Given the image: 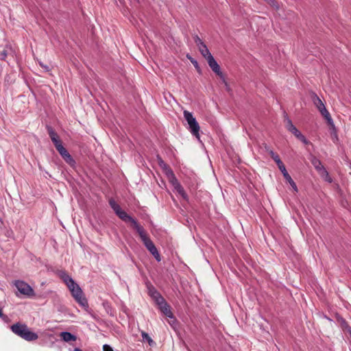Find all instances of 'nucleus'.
I'll return each instance as SVG.
<instances>
[{
	"label": "nucleus",
	"mask_w": 351,
	"mask_h": 351,
	"mask_svg": "<svg viewBox=\"0 0 351 351\" xmlns=\"http://www.w3.org/2000/svg\"><path fill=\"white\" fill-rule=\"evenodd\" d=\"M13 333L25 339L27 341H36L38 338L37 333L31 330V329L25 324L17 322L10 327Z\"/></svg>",
	"instance_id": "obj_1"
},
{
	"label": "nucleus",
	"mask_w": 351,
	"mask_h": 351,
	"mask_svg": "<svg viewBox=\"0 0 351 351\" xmlns=\"http://www.w3.org/2000/svg\"><path fill=\"white\" fill-rule=\"evenodd\" d=\"M138 234L147 250L154 256L157 261H160L161 259L160 254L154 243L147 235L145 229L143 228H138Z\"/></svg>",
	"instance_id": "obj_2"
},
{
	"label": "nucleus",
	"mask_w": 351,
	"mask_h": 351,
	"mask_svg": "<svg viewBox=\"0 0 351 351\" xmlns=\"http://www.w3.org/2000/svg\"><path fill=\"white\" fill-rule=\"evenodd\" d=\"M68 288L75 301L85 309L88 308V301L84 297L83 291L79 285L76 282H74L73 285H69Z\"/></svg>",
	"instance_id": "obj_3"
},
{
	"label": "nucleus",
	"mask_w": 351,
	"mask_h": 351,
	"mask_svg": "<svg viewBox=\"0 0 351 351\" xmlns=\"http://www.w3.org/2000/svg\"><path fill=\"white\" fill-rule=\"evenodd\" d=\"M184 117L189 124V128L191 134L198 139L199 138V125L191 112L184 110Z\"/></svg>",
	"instance_id": "obj_4"
},
{
	"label": "nucleus",
	"mask_w": 351,
	"mask_h": 351,
	"mask_svg": "<svg viewBox=\"0 0 351 351\" xmlns=\"http://www.w3.org/2000/svg\"><path fill=\"white\" fill-rule=\"evenodd\" d=\"M286 128L287 130L291 132L294 136L298 138L300 141H301L304 144L308 145L309 141L306 139V138L295 127L293 124L291 120L286 117Z\"/></svg>",
	"instance_id": "obj_5"
},
{
	"label": "nucleus",
	"mask_w": 351,
	"mask_h": 351,
	"mask_svg": "<svg viewBox=\"0 0 351 351\" xmlns=\"http://www.w3.org/2000/svg\"><path fill=\"white\" fill-rule=\"evenodd\" d=\"M158 162L159 166L162 169H164L167 175H168L169 176H171L173 178V179L175 180V181L176 182V186H175V187H176V189H177L179 193L184 195V191L183 188L181 186V185L179 183H178L177 180L176 179L174 174L173 173V171L171 169V168L169 167V165H167L162 160V159L159 156H158Z\"/></svg>",
	"instance_id": "obj_6"
},
{
	"label": "nucleus",
	"mask_w": 351,
	"mask_h": 351,
	"mask_svg": "<svg viewBox=\"0 0 351 351\" xmlns=\"http://www.w3.org/2000/svg\"><path fill=\"white\" fill-rule=\"evenodd\" d=\"M14 285L21 294L29 297L34 295L33 289L25 282L23 280H16L15 281Z\"/></svg>",
	"instance_id": "obj_7"
},
{
	"label": "nucleus",
	"mask_w": 351,
	"mask_h": 351,
	"mask_svg": "<svg viewBox=\"0 0 351 351\" xmlns=\"http://www.w3.org/2000/svg\"><path fill=\"white\" fill-rule=\"evenodd\" d=\"M194 42L196 44V45L198 47V49L203 57H204L206 59L208 58L212 54L210 53L207 46L206 44L203 42V40L197 36L195 35L193 37Z\"/></svg>",
	"instance_id": "obj_8"
},
{
	"label": "nucleus",
	"mask_w": 351,
	"mask_h": 351,
	"mask_svg": "<svg viewBox=\"0 0 351 351\" xmlns=\"http://www.w3.org/2000/svg\"><path fill=\"white\" fill-rule=\"evenodd\" d=\"M121 219H122L123 221L127 222V221H130L133 226H134V228H135V230H136L137 232H138V228H143V226H140L136 219H134V218H132L131 216H130L129 215H128L124 210H121L119 212V213L117 215Z\"/></svg>",
	"instance_id": "obj_9"
},
{
	"label": "nucleus",
	"mask_w": 351,
	"mask_h": 351,
	"mask_svg": "<svg viewBox=\"0 0 351 351\" xmlns=\"http://www.w3.org/2000/svg\"><path fill=\"white\" fill-rule=\"evenodd\" d=\"M56 149L66 162L71 165L75 164V160H73L71 154L69 153V152L66 150V149L62 145V144L57 147Z\"/></svg>",
	"instance_id": "obj_10"
},
{
	"label": "nucleus",
	"mask_w": 351,
	"mask_h": 351,
	"mask_svg": "<svg viewBox=\"0 0 351 351\" xmlns=\"http://www.w3.org/2000/svg\"><path fill=\"white\" fill-rule=\"evenodd\" d=\"M209 66L211 68L213 72H215L217 75L220 77H223V73L221 71L220 66L218 63L216 62L213 56L208 57L206 59Z\"/></svg>",
	"instance_id": "obj_11"
},
{
	"label": "nucleus",
	"mask_w": 351,
	"mask_h": 351,
	"mask_svg": "<svg viewBox=\"0 0 351 351\" xmlns=\"http://www.w3.org/2000/svg\"><path fill=\"white\" fill-rule=\"evenodd\" d=\"M320 114L324 117V118L326 120L327 123L328 125L332 128L335 130V124L333 122V120L328 111V110L326 108V107L322 108V109L319 110Z\"/></svg>",
	"instance_id": "obj_12"
},
{
	"label": "nucleus",
	"mask_w": 351,
	"mask_h": 351,
	"mask_svg": "<svg viewBox=\"0 0 351 351\" xmlns=\"http://www.w3.org/2000/svg\"><path fill=\"white\" fill-rule=\"evenodd\" d=\"M310 160L315 167V169L319 173L323 171L326 168L323 166L321 160L316 158L314 156H311L310 158Z\"/></svg>",
	"instance_id": "obj_13"
},
{
	"label": "nucleus",
	"mask_w": 351,
	"mask_h": 351,
	"mask_svg": "<svg viewBox=\"0 0 351 351\" xmlns=\"http://www.w3.org/2000/svg\"><path fill=\"white\" fill-rule=\"evenodd\" d=\"M158 305L160 306V309L164 315L168 317H173V313L170 309V306L165 302V300L162 303H158Z\"/></svg>",
	"instance_id": "obj_14"
},
{
	"label": "nucleus",
	"mask_w": 351,
	"mask_h": 351,
	"mask_svg": "<svg viewBox=\"0 0 351 351\" xmlns=\"http://www.w3.org/2000/svg\"><path fill=\"white\" fill-rule=\"evenodd\" d=\"M59 276L66 285L67 287H69V285H71L75 282L72 278L64 271H60Z\"/></svg>",
	"instance_id": "obj_15"
},
{
	"label": "nucleus",
	"mask_w": 351,
	"mask_h": 351,
	"mask_svg": "<svg viewBox=\"0 0 351 351\" xmlns=\"http://www.w3.org/2000/svg\"><path fill=\"white\" fill-rule=\"evenodd\" d=\"M149 294L157 304L158 303H162L165 300L160 293L154 288L149 290Z\"/></svg>",
	"instance_id": "obj_16"
},
{
	"label": "nucleus",
	"mask_w": 351,
	"mask_h": 351,
	"mask_svg": "<svg viewBox=\"0 0 351 351\" xmlns=\"http://www.w3.org/2000/svg\"><path fill=\"white\" fill-rule=\"evenodd\" d=\"M282 173L285 178V179L290 184V185L292 186V188L293 189V190L295 191H298V188H297V186H296V184L295 183V182L293 180V179L291 178V177L290 176V175L288 173L287 169L284 170L282 171Z\"/></svg>",
	"instance_id": "obj_17"
},
{
	"label": "nucleus",
	"mask_w": 351,
	"mask_h": 351,
	"mask_svg": "<svg viewBox=\"0 0 351 351\" xmlns=\"http://www.w3.org/2000/svg\"><path fill=\"white\" fill-rule=\"evenodd\" d=\"M60 337L65 342H69L71 341H75L76 337L69 332H62L60 335Z\"/></svg>",
	"instance_id": "obj_18"
},
{
	"label": "nucleus",
	"mask_w": 351,
	"mask_h": 351,
	"mask_svg": "<svg viewBox=\"0 0 351 351\" xmlns=\"http://www.w3.org/2000/svg\"><path fill=\"white\" fill-rule=\"evenodd\" d=\"M313 101L314 105L318 109V110L320 109H322V108L325 107V105L323 103V101L316 94H315L313 97Z\"/></svg>",
	"instance_id": "obj_19"
},
{
	"label": "nucleus",
	"mask_w": 351,
	"mask_h": 351,
	"mask_svg": "<svg viewBox=\"0 0 351 351\" xmlns=\"http://www.w3.org/2000/svg\"><path fill=\"white\" fill-rule=\"evenodd\" d=\"M141 336L143 342H147L150 346H153L154 345H155V342L153 341L151 337L145 331L141 332Z\"/></svg>",
	"instance_id": "obj_20"
},
{
	"label": "nucleus",
	"mask_w": 351,
	"mask_h": 351,
	"mask_svg": "<svg viewBox=\"0 0 351 351\" xmlns=\"http://www.w3.org/2000/svg\"><path fill=\"white\" fill-rule=\"evenodd\" d=\"M109 204L110 207L113 209L116 215H117L119 212L122 210L120 206L113 199H110L109 200Z\"/></svg>",
	"instance_id": "obj_21"
},
{
	"label": "nucleus",
	"mask_w": 351,
	"mask_h": 351,
	"mask_svg": "<svg viewBox=\"0 0 351 351\" xmlns=\"http://www.w3.org/2000/svg\"><path fill=\"white\" fill-rule=\"evenodd\" d=\"M319 175L328 182L331 183L332 182V179L330 176L328 172L325 169L323 171H322Z\"/></svg>",
	"instance_id": "obj_22"
},
{
	"label": "nucleus",
	"mask_w": 351,
	"mask_h": 351,
	"mask_svg": "<svg viewBox=\"0 0 351 351\" xmlns=\"http://www.w3.org/2000/svg\"><path fill=\"white\" fill-rule=\"evenodd\" d=\"M276 10H279L280 4L276 0H264Z\"/></svg>",
	"instance_id": "obj_23"
},
{
	"label": "nucleus",
	"mask_w": 351,
	"mask_h": 351,
	"mask_svg": "<svg viewBox=\"0 0 351 351\" xmlns=\"http://www.w3.org/2000/svg\"><path fill=\"white\" fill-rule=\"evenodd\" d=\"M47 130L51 139L58 136V134L56 132V131L53 129L52 127L47 125Z\"/></svg>",
	"instance_id": "obj_24"
},
{
	"label": "nucleus",
	"mask_w": 351,
	"mask_h": 351,
	"mask_svg": "<svg viewBox=\"0 0 351 351\" xmlns=\"http://www.w3.org/2000/svg\"><path fill=\"white\" fill-rule=\"evenodd\" d=\"M51 140L53 142L56 148L59 145H62V141H60L58 135L56 136V137L52 138Z\"/></svg>",
	"instance_id": "obj_25"
},
{
	"label": "nucleus",
	"mask_w": 351,
	"mask_h": 351,
	"mask_svg": "<svg viewBox=\"0 0 351 351\" xmlns=\"http://www.w3.org/2000/svg\"><path fill=\"white\" fill-rule=\"evenodd\" d=\"M266 149L269 152V154L271 156V158L274 160H277L278 158H280V156H278V154L275 153L274 151L272 150H269V149L267 147H266Z\"/></svg>",
	"instance_id": "obj_26"
},
{
	"label": "nucleus",
	"mask_w": 351,
	"mask_h": 351,
	"mask_svg": "<svg viewBox=\"0 0 351 351\" xmlns=\"http://www.w3.org/2000/svg\"><path fill=\"white\" fill-rule=\"evenodd\" d=\"M275 162H276V165H278V167L279 168V169L280 170L281 172L286 169L285 166L283 164V162H282V160H280V158H278Z\"/></svg>",
	"instance_id": "obj_27"
},
{
	"label": "nucleus",
	"mask_w": 351,
	"mask_h": 351,
	"mask_svg": "<svg viewBox=\"0 0 351 351\" xmlns=\"http://www.w3.org/2000/svg\"><path fill=\"white\" fill-rule=\"evenodd\" d=\"M103 351H113L112 348L107 344L103 346Z\"/></svg>",
	"instance_id": "obj_28"
},
{
	"label": "nucleus",
	"mask_w": 351,
	"mask_h": 351,
	"mask_svg": "<svg viewBox=\"0 0 351 351\" xmlns=\"http://www.w3.org/2000/svg\"><path fill=\"white\" fill-rule=\"evenodd\" d=\"M40 66L43 68L47 72L50 71L49 67L47 65L44 64L43 62H39Z\"/></svg>",
	"instance_id": "obj_29"
},
{
	"label": "nucleus",
	"mask_w": 351,
	"mask_h": 351,
	"mask_svg": "<svg viewBox=\"0 0 351 351\" xmlns=\"http://www.w3.org/2000/svg\"><path fill=\"white\" fill-rule=\"evenodd\" d=\"M332 130H334V129H332ZM332 141L334 143H335L336 141H338V136H337V132H335H335H334V134L332 136Z\"/></svg>",
	"instance_id": "obj_30"
},
{
	"label": "nucleus",
	"mask_w": 351,
	"mask_h": 351,
	"mask_svg": "<svg viewBox=\"0 0 351 351\" xmlns=\"http://www.w3.org/2000/svg\"><path fill=\"white\" fill-rule=\"evenodd\" d=\"M1 58L2 59H4L6 56H7V53H6V51L5 50H3L1 53Z\"/></svg>",
	"instance_id": "obj_31"
},
{
	"label": "nucleus",
	"mask_w": 351,
	"mask_h": 351,
	"mask_svg": "<svg viewBox=\"0 0 351 351\" xmlns=\"http://www.w3.org/2000/svg\"><path fill=\"white\" fill-rule=\"evenodd\" d=\"M0 317H6L2 312V309L0 308Z\"/></svg>",
	"instance_id": "obj_32"
},
{
	"label": "nucleus",
	"mask_w": 351,
	"mask_h": 351,
	"mask_svg": "<svg viewBox=\"0 0 351 351\" xmlns=\"http://www.w3.org/2000/svg\"><path fill=\"white\" fill-rule=\"evenodd\" d=\"M347 330L351 336V328L349 326H347Z\"/></svg>",
	"instance_id": "obj_33"
},
{
	"label": "nucleus",
	"mask_w": 351,
	"mask_h": 351,
	"mask_svg": "<svg viewBox=\"0 0 351 351\" xmlns=\"http://www.w3.org/2000/svg\"><path fill=\"white\" fill-rule=\"evenodd\" d=\"M347 330L351 336V328L349 326H347Z\"/></svg>",
	"instance_id": "obj_34"
},
{
	"label": "nucleus",
	"mask_w": 351,
	"mask_h": 351,
	"mask_svg": "<svg viewBox=\"0 0 351 351\" xmlns=\"http://www.w3.org/2000/svg\"><path fill=\"white\" fill-rule=\"evenodd\" d=\"M343 326L345 327V328L347 330V326H348V324L346 322V321H343Z\"/></svg>",
	"instance_id": "obj_35"
},
{
	"label": "nucleus",
	"mask_w": 351,
	"mask_h": 351,
	"mask_svg": "<svg viewBox=\"0 0 351 351\" xmlns=\"http://www.w3.org/2000/svg\"><path fill=\"white\" fill-rule=\"evenodd\" d=\"M191 62L195 65V66H197V62L196 61H191Z\"/></svg>",
	"instance_id": "obj_36"
},
{
	"label": "nucleus",
	"mask_w": 351,
	"mask_h": 351,
	"mask_svg": "<svg viewBox=\"0 0 351 351\" xmlns=\"http://www.w3.org/2000/svg\"><path fill=\"white\" fill-rule=\"evenodd\" d=\"M74 351H82V350L78 348H76L74 349Z\"/></svg>",
	"instance_id": "obj_37"
}]
</instances>
